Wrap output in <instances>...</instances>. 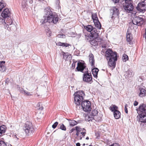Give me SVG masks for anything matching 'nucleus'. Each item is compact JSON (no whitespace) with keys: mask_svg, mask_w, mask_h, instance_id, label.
Wrapping results in <instances>:
<instances>
[{"mask_svg":"<svg viewBox=\"0 0 146 146\" xmlns=\"http://www.w3.org/2000/svg\"><path fill=\"white\" fill-rule=\"evenodd\" d=\"M62 43L61 42H58L56 43V45L58 46H62Z\"/></svg>","mask_w":146,"mask_h":146,"instance_id":"obj_47","label":"nucleus"},{"mask_svg":"<svg viewBox=\"0 0 146 146\" xmlns=\"http://www.w3.org/2000/svg\"><path fill=\"white\" fill-rule=\"evenodd\" d=\"M122 59L124 62H125L128 60V57L126 54H124L123 56Z\"/></svg>","mask_w":146,"mask_h":146,"instance_id":"obj_33","label":"nucleus"},{"mask_svg":"<svg viewBox=\"0 0 146 146\" xmlns=\"http://www.w3.org/2000/svg\"><path fill=\"white\" fill-rule=\"evenodd\" d=\"M5 6V4L3 3V1H2L0 2V12L2 11L3 8Z\"/></svg>","mask_w":146,"mask_h":146,"instance_id":"obj_34","label":"nucleus"},{"mask_svg":"<svg viewBox=\"0 0 146 146\" xmlns=\"http://www.w3.org/2000/svg\"><path fill=\"white\" fill-rule=\"evenodd\" d=\"M126 39L127 41L130 44L131 42L132 39V37L131 34L128 31L127 33Z\"/></svg>","mask_w":146,"mask_h":146,"instance_id":"obj_21","label":"nucleus"},{"mask_svg":"<svg viewBox=\"0 0 146 146\" xmlns=\"http://www.w3.org/2000/svg\"><path fill=\"white\" fill-rule=\"evenodd\" d=\"M76 146H80V144L79 143H78L76 144Z\"/></svg>","mask_w":146,"mask_h":146,"instance_id":"obj_52","label":"nucleus"},{"mask_svg":"<svg viewBox=\"0 0 146 146\" xmlns=\"http://www.w3.org/2000/svg\"><path fill=\"white\" fill-rule=\"evenodd\" d=\"M90 36V39H95L97 38L98 36V33H96L95 31L93 30L90 32V34L88 36Z\"/></svg>","mask_w":146,"mask_h":146,"instance_id":"obj_16","label":"nucleus"},{"mask_svg":"<svg viewBox=\"0 0 146 146\" xmlns=\"http://www.w3.org/2000/svg\"><path fill=\"white\" fill-rule=\"evenodd\" d=\"M76 62H77V61H76V62L73 61V63H72V68L73 69H74L75 68V63Z\"/></svg>","mask_w":146,"mask_h":146,"instance_id":"obj_45","label":"nucleus"},{"mask_svg":"<svg viewBox=\"0 0 146 146\" xmlns=\"http://www.w3.org/2000/svg\"><path fill=\"white\" fill-rule=\"evenodd\" d=\"M23 129L26 135L27 136L32 135L35 132L32 123L30 122H27L24 125Z\"/></svg>","mask_w":146,"mask_h":146,"instance_id":"obj_4","label":"nucleus"},{"mask_svg":"<svg viewBox=\"0 0 146 146\" xmlns=\"http://www.w3.org/2000/svg\"><path fill=\"white\" fill-rule=\"evenodd\" d=\"M91 105L90 102L88 100H86L82 102L81 106L84 111L88 112L91 110Z\"/></svg>","mask_w":146,"mask_h":146,"instance_id":"obj_8","label":"nucleus"},{"mask_svg":"<svg viewBox=\"0 0 146 146\" xmlns=\"http://www.w3.org/2000/svg\"><path fill=\"white\" fill-rule=\"evenodd\" d=\"M84 27L85 29L88 32H91L93 30V27L91 25H88L85 26Z\"/></svg>","mask_w":146,"mask_h":146,"instance_id":"obj_26","label":"nucleus"},{"mask_svg":"<svg viewBox=\"0 0 146 146\" xmlns=\"http://www.w3.org/2000/svg\"><path fill=\"white\" fill-rule=\"evenodd\" d=\"M139 113L140 114L146 115V105L143 104L141 105L139 107Z\"/></svg>","mask_w":146,"mask_h":146,"instance_id":"obj_15","label":"nucleus"},{"mask_svg":"<svg viewBox=\"0 0 146 146\" xmlns=\"http://www.w3.org/2000/svg\"><path fill=\"white\" fill-rule=\"evenodd\" d=\"M10 15V13L8 9H5L1 14V16L4 19H7L6 20V22L7 25H11L12 23V20L9 17Z\"/></svg>","mask_w":146,"mask_h":146,"instance_id":"obj_7","label":"nucleus"},{"mask_svg":"<svg viewBox=\"0 0 146 146\" xmlns=\"http://www.w3.org/2000/svg\"><path fill=\"white\" fill-rule=\"evenodd\" d=\"M27 0H23L22 3V6L23 10H25Z\"/></svg>","mask_w":146,"mask_h":146,"instance_id":"obj_27","label":"nucleus"},{"mask_svg":"<svg viewBox=\"0 0 146 146\" xmlns=\"http://www.w3.org/2000/svg\"><path fill=\"white\" fill-rule=\"evenodd\" d=\"M69 46H71V45L70 44L66 43H62V46L63 47H68Z\"/></svg>","mask_w":146,"mask_h":146,"instance_id":"obj_36","label":"nucleus"},{"mask_svg":"<svg viewBox=\"0 0 146 146\" xmlns=\"http://www.w3.org/2000/svg\"><path fill=\"white\" fill-rule=\"evenodd\" d=\"M63 58L66 60H71L72 56L69 53L67 52L65 53L63 52Z\"/></svg>","mask_w":146,"mask_h":146,"instance_id":"obj_19","label":"nucleus"},{"mask_svg":"<svg viewBox=\"0 0 146 146\" xmlns=\"http://www.w3.org/2000/svg\"><path fill=\"white\" fill-rule=\"evenodd\" d=\"M102 47L103 48H106V45H104V46H102Z\"/></svg>","mask_w":146,"mask_h":146,"instance_id":"obj_54","label":"nucleus"},{"mask_svg":"<svg viewBox=\"0 0 146 146\" xmlns=\"http://www.w3.org/2000/svg\"><path fill=\"white\" fill-rule=\"evenodd\" d=\"M90 119L88 120V121H90Z\"/></svg>","mask_w":146,"mask_h":146,"instance_id":"obj_59","label":"nucleus"},{"mask_svg":"<svg viewBox=\"0 0 146 146\" xmlns=\"http://www.w3.org/2000/svg\"><path fill=\"white\" fill-rule=\"evenodd\" d=\"M127 106H127V104H125V109H124L126 113H127L128 112L127 109Z\"/></svg>","mask_w":146,"mask_h":146,"instance_id":"obj_40","label":"nucleus"},{"mask_svg":"<svg viewBox=\"0 0 146 146\" xmlns=\"http://www.w3.org/2000/svg\"><path fill=\"white\" fill-rule=\"evenodd\" d=\"M92 16L94 22L98 21V20L96 13H92Z\"/></svg>","mask_w":146,"mask_h":146,"instance_id":"obj_28","label":"nucleus"},{"mask_svg":"<svg viewBox=\"0 0 146 146\" xmlns=\"http://www.w3.org/2000/svg\"><path fill=\"white\" fill-rule=\"evenodd\" d=\"M109 146H120L117 143H113Z\"/></svg>","mask_w":146,"mask_h":146,"instance_id":"obj_46","label":"nucleus"},{"mask_svg":"<svg viewBox=\"0 0 146 146\" xmlns=\"http://www.w3.org/2000/svg\"><path fill=\"white\" fill-rule=\"evenodd\" d=\"M0 22L2 23H6L5 20H4L1 17H0Z\"/></svg>","mask_w":146,"mask_h":146,"instance_id":"obj_44","label":"nucleus"},{"mask_svg":"<svg viewBox=\"0 0 146 146\" xmlns=\"http://www.w3.org/2000/svg\"><path fill=\"white\" fill-rule=\"evenodd\" d=\"M114 117L116 119H118L120 117L121 115V113L118 110H116L113 113Z\"/></svg>","mask_w":146,"mask_h":146,"instance_id":"obj_24","label":"nucleus"},{"mask_svg":"<svg viewBox=\"0 0 146 146\" xmlns=\"http://www.w3.org/2000/svg\"><path fill=\"white\" fill-rule=\"evenodd\" d=\"M89 139V137H86V139H87V140H88V139Z\"/></svg>","mask_w":146,"mask_h":146,"instance_id":"obj_55","label":"nucleus"},{"mask_svg":"<svg viewBox=\"0 0 146 146\" xmlns=\"http://www.w3.org/2000/svg\"><path fill=\"white\" fill-rule=\"evenodd\" d=\"M89 146H92V145H90Z\"/></svg>","mask_w":146,"mask_h":146,"instance_id":"obj_58","label":"nucleus"},{"mask_svg":"<svg viewBox=\"0 0 146 146\" xmlns=\"http://www.w3.org/2000/svg\"><path fill=\"white\" fill-rule=\"evenodd\" d=\"M134 75V73L131 70L129 69L126 72V76L128 77H132Z\"/></svg>","mask_w":146,"mask_h":146,"instance_id":"obj_22","label":"nucleus"},{"mask_svg":"<svg viewBox=\"0 0 146 146\" xmlns=\"http://www.w3.org/2000/svg\"><path fill=\"white\" fill-rule=\"evenodd\" d=\"M58 126H59V128L62 130L64 131H66V127L62 123L58 125Z\"/></svg>","mask_w":146,"mask_h":146,"instance_id":"obj_32","label":"nucleus"},{"mask_svg":"<svg viewBox=\"0 0 146 146\" xmlns=\"http://www.w3.org/2000/svg\"><path fill=\"white\" fill-rule=\"evenodd\" d=\"M85 145V143H84V144H83L82 145L83 146H84Z\"/></svg>","mask_w":146,"mask_h":146,"instance_id":"obj_56","label":"nucleus"},{"mask_svg":"<svg viewBox=\"0 0 146 146\" xmlns=\"http://www.w3.org/2000/svg\"><path fill=\"white\" fill-rule=\"evenodd\" d=\"M140 92L139 96L140 97H143L146 95V90L144 88H139Z\"/></svg>","mask_w":146,"mask_h":146,"instance_id":"obj_18","label":"nucleus"},{"mask_svg":"<svg viewBox=\"0 0 146 146\" xmlns=\"http://www.w3.org/2000/svg\"><path fill=\"white\" fill-rule=\"evenodd\" d=\"M105 56L108 61L109 66L113 70L115 66V61L117 60V53L113 52L110 49L108 50L105 52Z\"/></svg>","mask_w":146,"mask_h":146,"instance_id":"obj_2","label":"nucleus"},{"mask_svg":"<svg viewBox=\"0 0 146 146\" xmlns=\"http://www.w3.org/2000/svg\"><path fill=\"white\" fill-rule=\"evenodd\" d=\"M47 30L48 31V33H49V36H50L51 35L50 34L51 33V31H49V29H47Z\"/></svg>","mask_w":146,"mask_h":146,"instance_id":"obj_50","label":"nucleus"},{"mask_svg":"<svg viewBox=\"0 0 146 146\" xmlns=\"http://www.w3.org/2000/svg\"><path fill=\"white\" fill-rule=\"evenodd\" d=\"M5 62L3 61L0 62V70L2 72L5 71L6 69V67L5 66Z\"/></svg>","mask_w":146,"mask_h":146,"instance_id":"obj_20","label":"nucleus"},{"mask_svg":"<svg viewBox=\"0 0 146 146\" xmlns=\"http://www.w3.org/2000/svg\"><path fill=\"white\" fill-rule=\"evenodd\" d=\"M37 107H39L38 108L39 110H42L43 109V107L42 106V104L40 103H38L37 105Z\"/></svg>","mask_w":146,"mask_h":146,"instance_id":"obj_38","label":"nucleus"},{"mask_svg":"<svg viewBox=\"0 0 146 146\" xmlns=\"http://www.w3.org/2000/svg\"><path fill=\"white\" fill-rule=\"evenodd\" d=\"M133 24L138 26H141L144 23L143 19L139 16L134 17L132 21Z\"/></svg>","mask_w":146,"mask_h":146,"instance_id":"obj_10","label":"nucleus"},{"mask_svg":"<svg viewBox=\"0 0 146 146\" xmlns=\"http://www.w3.org/2000/svg\"><path fill=\"white\" fill-rule=\"evenodd\" d=\"M6 130V127L3 125L0 126V136H1L5 133Z\"/></svg>","mask_w":146,"mask_h":146,"instance_id":"obj_23","label":"nucleus"},{"mask_svg":"<svg viewBox=\"0 0 146 146\" xmlns=\"http://www.w3.org/2000/svg\"><path fill=\"white\" fill-rule=\"evenodd\" d=\"M114 3H117L119 2V0H112Z\"/></svg>","mask_w":146,"mask_h":146,"instance_id":"obj_48","label":"nucleus"},{"mask_svg":"<svg viewBox=\"0 0 146 146\" xmlns=\"http://www.w3.org/2000/svg\"><path fill=\"white\" fill-rule=\"evenodd\" d=\"M89 57L90 63L92 68V73L94 77L97 78L99 70L97 68L95 67L94 55L92 53H91L90 54Z\"/></svg>","mask_w":146,"mask_h":146,"instance_id":"obj_5","label":"nucleus"},{"mask_svg":"<svg viewBox=\"0 0 146 146\" xmlns=\"http://www.w3.org/2000/svg\"><path fill=\"white\" fill-rule=\"evenodd\" d=\"M139 121L141 122L146 123V115L145 114H139Z\"/></svg>","mask_w":146,"mask_h":146,"instance_id":"obj_17","label":"nucleus"},{"mask_svg":"<svg viewBox=\"0 0 146 146\" xmlns=\"http://www.w3.org/2000/svg\"><path fill=\"white\" fill-rule=\"evenodd\" d=\"M94 23L95 26L96 27L98 28L99 29H101V25L98 20V21H94Z\"/></svg>","mask_w":146,"mask_h":146,"instance_id":"obj_30","label":"nucleus"},{"mask_svg":"<svg viewBox=\"0 0 146 146\" xmlns=\"http://www.w3.org/2000/svg\"><path fill=\"white\" fill-rule=\"evenodd\" d=\"M45 15L43 16V19L40 21L41 23L43 24L47 22L50 23H56L58 20V16L52 12L50 9L47 8L44 11Z\"/></svg>","mask_w":146,"mask_h":146,"instance_id":"obj_1","label":"nucleus"},{"mask_svg":"<svg viewBox=\"0 0 146 146\" xmlns=\"http://www.w3.org/2000/svg\"><path fill=\"white\" fill-rule=\"evenodd\" d=\"M136 110H137V112L138 113V109H136Z\"/></svg>","mask_w":146,"mask_h":146,"instance_id":"obj_57","label":"nucleus"},{"mask_svg":"<svg viewBox=\"0 0 146 146\" xmlns=\"http://www.w3.org/2000/svg\"><path fill=\"white\" fill-rule=\"evenodd\" d=\"M74 103L76 107L78 110H79L81 106V104L83 102L85 96V94L83 91H79L75 92L74 94Z\"/></svg>","mask_w":146,"mask_h":146,"instance_id":"obj_3","label":"nucleus"},{"mask_svg":"<svg viewBox=\"0 0 146 146\" xmlns=\"http://www.w3.org/2000/svg\"><path fill=\"white\" fill-rule=\"evenodd\" d=\"M136 9L140 12H144L146 11V0H143L138 4Z\"/></svg>","mask_w":146,"mask_h":146,"instance_id":"obj_9","label":"nucleus"},{"mask_svg":"<svg viewBox=\"0 0 146 146\" xmlns=\"http://www.w3.org/2000/svg\"><path fill=\"white\" fill-rule=\"evenodd\" d=\"M138 104V102L136 101H134L133 105L134 106H137Z\"/></svg>","mask_w":146,"mask_h":146,"instance_id":"obj_49","label":"nucleus"},{"mask_svg":"<svg viewBox=\"0 0 146 146\" xmlns=\"http://www.w3.org/2000/svg\"><path fill=\"white\" fill-rule=\"evenodd\" d=\"M90 43L92 45L94 46L96 45L97 44V42L94 40H92L90 42Z\"/></svg>","mask_w":146,"mask_h":146,"instance_id":"obj_35","label":"nucleus"},{"mask_svg":"<svg viewBox=\"0 0 146 146\" xmlns=\"http://www.w3.org/2000/svg\"><path fill=\"white\" fill-rule=\"evenodd\" d=\"M14 138H17V139H19V138L18 137H17V135H15L14 136Z\"/></svg>","mask_w":146,"mask_h":146,"instance_id":"obj_51","label":"nucleus"},{"mask_svg":"<svg viewBox=\"0 0 146 146\" xmlns=\"http://www.w3.org/2000/svg\"><path fill=\"white\" fill-rule=\"evenodd\" d=\"M144 37L145 38V39H146V31H145V34L144 35Z\"/></svg>","mask_w":146,"mask_h":146,"instance_id":"obj_53","label":"nucleus"},{"mask_svg":"<svg viewBox=\"0 0 146 146\" xmlns=\"http://www.w3.org/2000/svg\"><path fill=\"white\" fill-rule=\"evenodd\" d=\"M98 111L97 110L94 109L92 110L91 111L90 113V115L91 116H95L98 114Z\"/></svg>","mask_w":146,"mask_h":146,"instance_id":"obj_29","label":"nucleus"},{"mask_svg":"<svg viewBox=\"0 0 146 146\" xmlns=\"http://www.w3.org/2000/svg\"><path fill=\"white\" fill-rule=\"evenodd\" d=\"M110 12L112 19L118 17L119 13L118 8L115 7H112L110 9Z\"/></svg>","mask_w":146,"mask_h":146,"instance_id":"obj_11","label":"nucleus"},{"mask_svg":"<svg viewBox=\"0 0 146 146\" xmlns=\"http://www.w3.org/2000/svg\"><path fill=\"white\" fill-rule=\"evenodd\" d=\"M124 1L126 4L131 3V0H123Z\"/></svg>","mask_w":146,"mask_h":146,"instance_id":"obj_41","label":"nucleus"},{"mask_svg":"<svg viewBox=\"0 0 146 146\" xmlns=\"http://www.w3.org/2000/svg\"><path fill=\"white\" fill-rule=\"evenodd\" d=\"M124 8L125 11L127 13H130L133 14H135V12L133 13V6L132 3L127 4L125 6H124Z\"/></svg>","mask_w":146,"mask_h":146,"instance_id":"obj_13","label":"nucleus"},{"mask_svg":"<svg viewBox=\"0 0 146 146\" xmlns=\"http://www.w3.org/2000/svg\"><path fill=\"white\" fill-rule=\"evenodd\" d=\"M57 36L59 38H64L65 37V35L64 34L61 35L59 34Z\"/></svg>","mask_w":146,"mask_h":146,"instance_id":"obj_43","label":"nucleus"},{"mask_svg":"<svg viewBox=\"0 0 146 146\" xmlns=\"http://www.w3.org/2000/svg\"><path fill=\"white\" fill-rule=\"evenodd\" d=\"M83 80L85 82L91 83L92 82V77L90 73H89L88 71L85 72L84 74Z\"/></svg>","mask_w":146,"mask_h":146,"instance_id":"obj_12","label":"nucleus"},{"mask_svg":"<svg viewBox=\"0 0 146 146\" xmlns=\"http://www.w3.org/2000/svg\"><path fill=\"white\" fill-rule=\"evenodd\" d=\"M76 130V135L77 137V139L81 140L86 134V130L84 129H82L78 127H76V129L74 128L70 130V133H72L74 131Z\"/></svg>","mask_w":146,"mask_h":146,"instance_id":"obj_6","label":"nucleus"},{"mask_svg":"<svg viewBox=\"0 0 146 146\" xmlns=\"http://www.w3.org/2000/svg\"><path fill=\"white\" fill-rule=\"evenodd\" d=\"M6 144L3 141H0V146H6Z\"/></svg>","mask_w":146,"mask_h":146,"instance_id":"obj_42","label":"nucleus"},{"mask_svg":"<svg viewBox=\"0 0 146 146\" xmlns=\"http://www.w3.org/2000/svg\"><path fill=\"white\" fill-rule=\"evenodd\" d=\"M118 107L115 105L112 104L110 107V110L114 113L116 110H118Z\"/></svg>","mask_w":146,"mask_h":146,"instance_id":"obj_25","label":"nucleus"},{"mask_svg":"<svg viewBox=\"0 0 146 146\" xmlns=\"http://www.w3.org/2000/svg\"><path fill=\"white\" fill-rule=\"evenodd\" d=\"M24 94L26 95H27L29 96H32V94H31V93L29 92H27L26 91H25V90H24Z\"/></svg>","mask_w":146,"mask_h":146,"instance_id":"obj_37","label":"nucleus"},{"mask_svg":"<svg viewBox=\"0 0 146 146\" xmlns=\"http://www.w3.org/2000/svg\"><path fill=\"white\" fill-rule=\"evenodd\" d=\"M58 124V123L57 122H56L52 125V127L54 129L56 127Z\"/></svg>","mask_w":146,"mask_h":146,"instance_id":"obj_39","label":"nucleus"},{"mask_svg":"<svg viewBox=\"0 0 146 146\" xmlns=\"http://www.w3.org/2000/svg\"><path fill=\"white\" fill-rule=\"evenodd\" d=\"M68 120H69V124L70 126H73L76 125L77 123V122L75 120H72L70 119H68Z\"/></svg>","mask_w":146,"mask_h":146,"instance_id":"obj_31","label":"nucleus"},{"mask_svg":"<svg viewBox=\"0 0 146 146\" xmlns=\"http://www.w3.org/2000/svg\"><path fill=\"white\" fill-rule=\"evenodd\" d=\"M85 63L78 62L77 63V66L76 68L78 71L83 72V70L86 68Z\"/></svg>","mask_w":146,"mask_h":146,"instance_id":"obj_14","label":"nucleus"}]
</instances>
